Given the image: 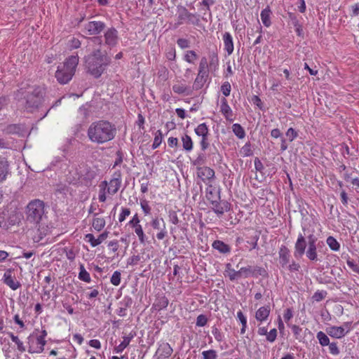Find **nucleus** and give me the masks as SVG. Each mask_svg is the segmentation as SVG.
I'll list each match as a JSON object with an SVG mask.
<instances>
[{"instance_id":"62","label":"nucleus","mask_w":359,"mask_h":359,"mask_svg":"<svg viewBox=\"0 0 359 359\" xmlns=\"http://www.w3.org/2000/svg\"><path fill=\"white\" fill-rule=\"evenodd\" d=\"M81 42L78 39L72 38L69 41L68 46L70 49H75L79 48Z\"/></svg>"},{"instance_id":"50","label":"nucleus","mask_w":359,"mask_h":359,"mask_svg":"<svg viewBox=\"0 0 359 359\" xmlns=\"http://www.w3.org/2000/svg\"><path fill=\"white\" fill-rule=\"evenodd\" d=\"M140 204L144 215H149L151 212V207L149 205V201L146 199H141Z\"/></svg>"},{"instance_id":"34","label":"nucleus","mask_w":359,"mask_h":359,"mask_svg":"<svg viewBox=\"0 0 359 359\" xmlns=\"http://www.w3.org/2000/svg\"><path fill=\"white\" fill-rule=\"evenodd\" d=\"M195 133L201 137H204L205 136H208L209 129L208 126L205 123L199 124L194 130Z\"/></svg>"},{"instance_id":"38","label":"nucleus","mask_w":359,"mask_h":359,"mask_svg":"<svg viewBox=\"0 0 359 359\" xmlns=\"http://www.w3.org/2000/svg\"><path fill=\"white\" fill-rule=\"evenodd\" d=\"M232 131L239 139H243L245 137V130L239 123L233 124Z\"/></svg>"},{"instance_id":"41","label":"nucleus","mask_w":359,"mask_h":359,"mask_svg":"<svg viewBox=\"0 0 359 359\" xmlns=\"http://www.w3.org/2000/svg\"><path fill=\"white\" fill-rule=\"evenodd\" d=\"M163 224H165V222L163 218L155 217L151 221L152 228L158 231L162 230Z\"/></svg>"},{"instance_id":"29","label":"nucleus","mask_w":359,"mask_h":359,"mask_svg":"<svg viewBox=\"0 0 359 359\" xmlns=\"http://www.w3.org/2000/svg\"><path fill=\"white\" fill-rule=\"evenodd\" d=\"M97 214H95L92 222L93 228L97 231H100L105 226L106 222L104 218L97 217Z\"/></svg>"},{"instance_id":"58","label":"nucleus","mask_w":359,"mask_h":359,"mask_svg":"<svg viewBox=\"0 0 359 359\" xmlns=\"http://www.w3.org/2000/svg\"><path fill=\"white\" fill-rule=\"evenodd\" d=\"M178 46L182 49L187 48L190 46V42L188 39L180 38L177 41Z\"/></svg>"},{"instance_id":"24","label":"nucleus","mask_w":359,"mask_h":359,"mask_svg":"<svg viewBox=\"0 0 359 359\" xmlns=\"http://www.w3.org/2000/svg\"><path fill=\"white\" fill-rule=\"evenodd\" d=\"M270 312L271 310L269 306H261L255 313V318L260 323L266 321L269 316Z\"/></svg>"},{"instance_id":"46","label":"nucleus","mask_w":359,"mask_h":359,"mask_svg":"<svg viewBox=\"0 0 359 359\" xmlns=\"http://www.w3.org/2000/svg\"><path fill=\"white\" fill-rule=\"evenodd\" d=\"M203 359H217V353L215 350L210 349L202 352Z\"/></svg>"},{"instance_id":"25","label":"nucleus","mask_w":359,"mask_h":359,"mask_svg":"<svg viewBox=\"0 0 359 359\" xmlns=\"http://www.w3.org/2000/svg\"><path fill=\"white\" fill-rule=\"evenodd\" d=\"M212 204L213 205V211L218 215H223L225 211L229 209V204L226 202L219 203L215 200L212 201Z\"/></svg>"},{"instance_id":"64","label":"nucleus","mask_w":359,"mask_h":359,"mask_svg":"<svg viewBox=\"0 0 359 359\" xmlns=\"http://www.w3.org/2000/svg\"><path fill=\"white\" fill-rule=\"evenodd\" d=\"M166 57L169 60H174L176 57V51L175 48L170 47L166 52Z\"/></svg>"},{"instance_id":"28","label":"nucleus","mask_w":359,"mask_h":359,"mask_svg":"<svg viewBox=\"0 0 359 359\" xmlns=\"http://www.w3.org/2000/svg\"><path fill=\"white\" fill-rule=\"evenodd\" d=\"M271 11L269 6L263 9L260 13L262 22L263 25L266 27H270L271 25Z\"/></svg>"},{"instance_id":"42","label":"nucleus","mask_w":359,"mask_h":359,"mask_svg":"<svg viewBox=\"0 0 359 359\" xmlns=\"http://www.w3.org/2000/svg\"><path fill=\"white\" fill-rule=\"evenodd\" d=\"M224 275L228 277L231 281L235 280V270L232 268L230 263L226 264Z\"/></svg>"},{"instance_id":"10","label":"nucleus","mask_w":359,"mask_h":359,"mask_svg":"<svg viewBox=\"0 0 359 359\" xmlns=\"http://www.w3.org/2000/svg\"><path fill=\"white\" fill-rule=\"evenodd\" d=\"M173 350L170 345L167 342L159 344L158 347L153 356V359H165L169 358Z\"/></svg>"},{"instance_id":"2","label":"nucleus","mask_w":359,"mask_h":359,"mask_svg":"<svg viewBox=\"0 0 359 359\" xmlns=\"http://www.w3.org/2000/svg\"><path fill=\"white\" fill-rule=\"evenodd\" d=\"M116 133L114 126L107 121L93 122L88 129L90 140L97 144H103L111 140L115 137Z\"/></svg>"},{"instance_id":"57","label":"nucleus","mask_w":359,"mask_h":359,"mask_svg":"<svg viewBox=\"0 0 359 359\" xmlns=\"http://www.w3.org/2000/svg\"><path fill=\"white\" fill-rule=\"evenodd\" d=\"M285 135L288 137V139L290 142L293 141L298 136L297 132L292 128H290L287 130Z\"/></svg>"},{"instance_id":"59","label":"nucleus","mask_w":359,"mask_h":359,"mask_svg":"<svg viewBox=\"0 0 359 359\" xmlns=\"http://www.w3.org/2000/svg\"><path fill=\"white\" fill-rule=\"evenodd\" d=\"M156 236L158 241H161L168 236V231L165 224L163 225L162 230L158 231Z\"/></svg>"},{"instance_id":"5","label":"nucleus","mask_w":359,"mask_h":359,"mask_svg":"<svg viewBox=\"0 0 359 359\" xmlns=\"http://www.w3.org/2000/svg\"><path fill=\"white\" fill-rule=\"evenodd\" d=\"M25 93V91L21 88L15 95L16 99L21 100ZM26 94V96L24 97L25 100V108L27 111H33L41 103L43 92L39 87L35 88L29 87Z\"/></svg>"},{"instance_id":"17","label":"nucleus","mask_w":359,"mask_h":359,"mask_svg":"<svg viewBox=\"0 0 359 359\" xmlns=\"http://www.w3.org/2000/svg\"><path fill=\"white\" fill-rule=\"evenodd\" d=\"M29 128L25 124H11L6 128V132L10 134H17L20 136H25Z\"/></svg>"},{"instance_id":"48","label":"nucleus","mask_w":359,"mask_h":359,"mask_svg":"<svg viewBox=\"0 0 359 359\" xmlns=\"http://www.w3.org/2000/svg\"><path fill=\"white\" fill-rule=\"evenodd\" d=\"M121 276L120 271H114L110 278L111 283L115 286H118L121 283Z\"/></svg>"},{"instance_id":"15","label":"nucleus","mask_w":359,"mask_h":359,"mask_svg":"<svg viewBox=\"0 0 359 359\" xmlns=\"http://www.w3.org/2000/svg\"><path fill=\"white\" fill-rule=\"evenodd\" d=\"M306 241L304 236L299 233L294 245V255L295 257H301L305 252Z\"/></svg>"},{"instance_id":"51","label":"nucleus","mask_w":359,"mask_h":359,"mask_svg":"<svg viewBox=\"0 0 359 359\" xmlns=\"http://www.w3.org/2000/svg\"><path fill=\"white\" fill-rule=\"evenodd\" d=\"M327 294V293L325 290H318L313 294L312 298L316 302H320L325 298Z\"/></svg>"},{"instance_id":"39","label":"nucleus","mask_w":359,"mask_h":359,"mask_svg":"<svg viewBox=\"0 0 359 359\" xmlns=\"http://www.w3.org/2000/svg\"><path fill=\"white\" fill-rule=\"evenodd\" d=\"M243 278H247L249 277L254 276L257 271V268L250 266L241 268Z\"/></svg>"},{"instance_id":"32","label":"nucleus","mask_w":359,"mask_h":359,"mask_svg":"<svg viewBox=\"0 0 359 359\" xmlns=\"http://www.w3.org/2000/svg\"><path fill=\"white\" fill-rule=\"evenodd\" d=\"M326 243L332 251L338 252L340 250V243L332 236H330L326 238Z\"/></svg>"},{"instance_id":"52","label":"nucleus","mask_w":359,"mask_h":359,"mask_svg":"<svg viewBox=\"0 0 359 359\" xmlns=\"http://www.w3.org/2000/svg\"><path fill=\"white\" fill-rule=\"evenodd\" d=\"M206 197L208 200L210 201L211 202L212 201L217 200V198H218L215 193H214V189L212 186H209V187L206 189Z\"/></svg>"},{"instance_id":"12","label":"nucleus","mask_w":359,"mask_h":359,"mask_svg":"<svg viewBox=\"0 0 359 359\" xmlns=\"http://www.w3.org/2000/svg\"><path fill=\"white\" fill-rule=\"evenodd\" d=\"M175 93L182 95H190L192 93L191 86L187 85L184 80H177L172 86Z\"/></svg>"},{"instance_id":"4","label":"nucleus","mask_w":359,"mask_h":359,"mask_svg":"<svg viewBox=\"0 0 359 359\" xmlns=\"http://www.w3.org/2000/svg\"><path fill=\"white\" fill-rule=\"evenodd\" d=\"M79 64L77 54L68 57L65 62L57 67L55 78L60 84H66L70 81L75 74Z\"/></svg>"},{"instance_id":"49","label":"nucleus","mask_w":359,"mask_h":359,"mask_svg":"<svg viewBox=\"0 0 359 359\" xmlns=\"http://www.w3.org/2000/svg\"><path fill=\"white\" fill-rule=\"evenodd\" d=\"M212 334H213L215 340L218 342H221L224 339L223 333L216 327H212Z\"/></svg>"},{"instance_id":"27","label":"nucleus","mask_w":359,"mask_h":359,"mask_svg":"<svg viewBox=\"0 0 359 359\" xmlns=\"http://www.w3.org/2000/svg\"><path fill=\"white\" fill-rule=\"evenodd\" d=\"M133 337L134 336L133 334L130 336H124L121 344L114 347V352L116 353H122L123 350L129 345Z\"/></svg>"},{"instance_id":"56","label":"nucleus","mask_w":359,"mask_h":359,"mask_svg":"<svg viewBox=\"0 0 359 359\" xmlns=\"http://www.w3.org/2000/svg\"><path fill=\"white\" fill-rule=\"evenodd\" d=\"M208 323L207 317L203 315H199L196 318V326L198 327H204Z\"/></svg>"},{"instance_id":"6","label":"nucleus","mask_w":359,"mask_h":359,"mask_svg":"<svg viewBox=\"0 0 359 359\" xmlns=\"http://www.w3.org/2000/svg\"><path fill=\"white\" fill-rule=\"evenodd\" d=\"M122 182L120 173H115L113 177L109 181H103L100 184V191L98 199L100 202H105L107 200V194L114 195L121 187Z\"/></svg>"},{"instance_id":"21","label":"nucleus","mask_w":359,"mask_h":359,"mask_svg":"<svg viewBox=\"0 0 359 359\" xmlns=\"http://www.w3.org/2000/svg\"><path fill=\"white\" fill-rule=\"evenodd\" d=\"M3 278L4 283L12 290H15L20 287V283L15 280V278L12 276L11 271L5 272Z\"/></svg>"},{"instance_id":"47","label":"nucleus","mask_w":359,"mask_h":359,"mask_svg":"<svg viewBox=\"0 0 359 359\" xmlns=\"http://www.w3.org/2000/svg\"><path fill=\"white\" fill-rule=\"evenodd\" d=\"M241 154L243 156H250L252 155V151L251 149V144L250 142L245 143L241 149Z\"/></svg>"},{"instance_id":"1","label":"nucleus","mask_w":359,"mask_h":359,"mask_svg":"<svg viewBox=\"0 0 359 359\" xmlns=\"http://www.w3.org/2000/svg\"><path fill=\"white\" fill-rule=\"evenodd\" d=\"M50 169L64 171V175L59 177L55 188V194L62 197L71 194V184L90 187L97 176V170L85 163L69 165L59 158L50 163Z\"/></svg>"},{"instance_id":"8","label":"nucleus","mask_w":359,"mask_h":359,"mask_svg":"<svg viewBox=\"0 0 359 359\" xmlns=\"http://www.w3.org/2000/svg\"><path fill=\"white\" fill-rule=\"evenodd\" d=\"M38 330L31 333L27 337V351L29 353H41L44 351V346L46 344V340H42L38 337Z\"/></svg>"},{"instance_id":"36","label":"nucleus","mask_w":359,"mask_h":359,"mask_svg":"<svg viewBox=\"0 0 359 359\" xmlns=\"http://www.w3.org/2000/svg\"><path fill=\"white\" fill-rule=\"evenodd\" d=\"M183 59L189 64H194L198 59V55L194 50H187L184 54Z\"/></svg>"},{"instance_id":"33","label":"nucleus","mask_w":359,"mask_h":359,"mask_svg":"<svg viewBox=\"0 0 359 359\" xmlns=\"http://www.w3.org/2000/svg\"><path fill=\"white\" fill-rule=\"evenodd\" d=\"M208 76V75H206L204 74H201L198 72V75L194 81L193 88H195L196 90H198V89L201 88L203 86Z\"/></svg>"},{"instance_id":"16","label":"nucleus","mask_w":359,"mask_h":359,"mask_svg":"<svg viewBox=\"0 0 359 359\" xmlns=\"http://www.w3.org/2000/svg\"><path fill=\"white\" fill-rule=\"evenodd\" d=\"M220 112L224 116V118L229 121H233V113L228 104L226 98H222L220 100Z\"/></svg>"},{"instance_id":"14","label":"nucleus","mask_w":359,"mask_h":359,"mask_svg":"<svg viewBox=\"0 0 359 359\" xmlns=\"http://www.w3.org/2000/svg\"><path fill=\"white\" fill-rule=\"evenodd\" d=\"M197 175L204 182H210L215 178L214 170L206 166L198 168Z\"/></svg>"},{"instance_id":"43","label":"nucleus","mask_w":359,"mask_h":359,"mask_svg":"<svg viewBox=\"0 0 359 359\" xmlns=\"http://www.w3.org/2000/svg\"><path fill=\"white\" fill-rule=\"evenodd\" d=\"M198 72L208 75V64L207 58L203 57L199 63Z\"/></svg>"},{"instance_id":"9","label":"nucleus","mask_w":359,"mask_h":359,"mask_svg":"<svg viewBox=\"0 0 359 359\" xmlns=\"http://www.w3.org/2000/svg\"><path fill=\"white\" fill-rule=\"evenodd\" d=\"M178 25L182 24L184 22H188L192 25H197L199 23V17L196 13H191L183 6L178 8Z\"/></svg>"},{"instance_id":"22","label":"nucleus","mask_w":359,"mask_h":359,"mask_svg":"<svg viewBox=\"0 0 359 359\" xmlns=\"http://www.w3.org/2000/svg\"><path fill=\"white\" fill-rule=\"evenodd\" d=\"M9 174V164L7 159L0 156V182L5 181Z\"/></svg>"},{"instance_id":"26","label":"nucleus","mask_w":359,"mask_h":359,"mask_svg":"<svg viewBox=\"0 0 359 359\" xmlns=\"http://www.w3.org/2000/svg\"><path fill=\"white\" fill-rule=\"evenodd\" d=\"M212 246L214 249L217 250V251L222 254H226L230 252L231 251V248L222 241H215L212 243Z\"/></svg>"},{"instance_id":"63","label":"nucleus","mask_w":359,"mask_h":359,"mask_svg":"<svg viewBox=\"0 0 359 359\" xmlns=\"http://www.w3.org/2000/svg\"><path fill=\"white\" fill-rule=\"evenodd\" d=\"M346 264L353 272L359 274V266L353 260L348 259Z\"/></svg>"},{"instance_id":"45","label":"nucleus","mask_w":359,"mask_h":359,"mask_svg":"<svg viewBox=\"0 0 359 359\" xmlns=\"http://www.w3.org/2000/svg\"><path fill=\"white\" fill-rule=\"evenodd\" d=\"M77 354L76 351L74 346H69L67 350L65 355L59 357L57 359H74Z\"/></svg>"},{"instance_id":"53","label":"nucleus","mask_w":359,"mask_h":359,"mask_svg":"<svg viewBox=\"0 0 359 359\" xmlns=\"http://www.w3.org/2000/svg\"><path fill=\"white\" fill-rule=\"evenodd\" d=\"M231 90V87L229 82L225 81L224 83H223V84L221 86V91L225 97H227L230 95Z\"/></svg>"},{"instance_id":"54","label":"nucleus","mask_w":359,"mask_h":359,"mask_svg":"<svg viewBox=\"0 0 359 359\" xmlns=\"http://www.w3.org/2000/svg\"><path fill=\"white\" fill-rule=\"evenodd\" d=\"M277 334H278V332H277V330L273 328L272 330H271L269 332H267V334H266V340L271 343L275 341V340L276 339V337H277Z\"/></svg>"},{"instance_id":"7","label":"nucleus","mask_w":359,"mask_h":359,"mask_svg":"<svg viewBox=\"0 0 359 359\" xmlns=\"http://www.w3.org/2000/svg\"><path fill=\"white\" fill-rule=\"evenodd\" d=\"M44 214V203L40 200L31 201L27 207V219L38 223Z\"/></svg>"},{"instance_id":"40","label":"nucleus","mask_w":359,"mask_h":359,"mask_svg":"<svg viewBox=\"0 0 359 359\" xmlns=\"http://www.w3.org/2000/svg\"><path fill=\"white\" fill-rule=\"evenodd\" d=\"M316 338L318 339L319 344L322 346H328L330 343L328 336L322 331H319L316 334Z\"/></svg>"},{"instance_id":"55","label":"nucleus","mask_w":359,"mask_h":359,"mask_svg":"<svg viewBox=\"0 0 359 359\" xmlns=\"http://www.w3.org/2000/svg\"><path fill=\"white\" fill-rule=\"evenodd\" d=\"M328 346H329V351L332 355H337L339 354L340 351H339V348L337 346V342L330 343Z\"/></svg>"},{"instance_id":"37","label":"nucleus","mask_w":359,"mask_h":359,"mask_svg":"<svg viewBox=\"0 0 359 359\" xmlns=\"http://www.w3.org/2000/svg\"><path fill=\"white\" fill-rule=\"evenodd\" d=\"M183 149L187 151H191L193 149V141L190 136L184 135L182 137Z\"/></svg>"},{"instance_id":"35","label":"nucleus","mask_w":359,"mask_h":359,"mask_svg":"<svg viewBox=\"0 0 359 359\" xmlns=\"http://www.w3.org/2000/svg\"><path fill=\"white\" fill-rule=\"evenodd\" d=\"M132 228L134 229L135 234L137 236L140 242L141 243H144L147 238L143 231L142 225H135L132 226Z\"/></svg>"},{"instance_id":"30","label":"nucleus","mask_w":359,"mask_h":359,"mask_svg":"<svg viewBox=\"0 0 359 359\" xmlns=\"http://www.w3.org/2000/svg\"><path fill=\"white\" fill-rule=\"evenodd\" d=\"M306 255L309 260L317 262L318 259L316 245H309L307 250L306 251Z\"/></svg>"},{"instance_id":"60","label":"nucleus","mask_w":359,"mask_h":359,"mask_svg":"<svg viewBox=\"0 0 359 359\" xmlns=\"http://www.w3.org/2000/svg\"><path fill=\"white\" fill-rule=\"evenodd\" d=\"M130 214V209L122 208H121V213H120V215L118 216V221L120 222H123L126 219V217L129 216Z\"/></svg>"},{"instance_id":"19","label":"nucleus","mask_w":359,"mask_h":359,"mask_svg":"<svg viewBox=\"0 0 359 359\" xmlns=\"http://www.w3.org/2000/svg\"><path fill=\"white\" fill-rule=\"evenodd\" d=\"M327 334L334 339H341L346 336V332L340 326H330L326 328Z\"/></svg>"},{"instance_id":"31","label":"nucleus","mask_w":359,"mask_h":359,"mask_svg":"<svg viewBox=\"0 0 359 359\" xmlns=\"http://www.w3.org/2000/svg\"><path fill=\"white\" fill-rule=\"evenodd\" d=\"M79 273L78 275V278L79 280L86 282L90 283L91 281V278L90 273L86 270L84 265L83 264H79Z\"/></svg>"},{"instance_id":"13","label":"nucleus","mask_w":359,"mask_h":359,"mask_svg":"<svg viewBox=\"0 0 359 359\" xmlns=\"http://www.w3.org/2000/svg\"><path fill=\"white\" fill-rule=\"evenodd\" d=\"M104 43L109 47H114L118 43V32L114 28L108 29L104 35Z\"/></svg>"},{"instance_id":"3","label":"nucleus","mask_w":359,"mask_h":359,"mask_svg":"<svg viewBox=\"0 0 359 359\" xmlns=\"http://www.w3.org/2000/svg\"><path fill=\"white\" fill-rule=\"evenodd\" d=\"M86 63L89 73L95 78H98L109 65L110 60L100 50H97L86 57Z\"/></svg>"},{"instance_id":"23","label":"nucleus","mask_w":359,"mask_h":359,"mask_svg":"<svg viewBox=\"0 0 359 359\" xmlns=\"http://www.w3.org/2000/svg\"><path fill=\"white\" fill-rule=\"evenodd\" d=\"M6 334L11 338V341L15 344L17 350L20 353H22L27 351L26 346L24 344V342L18 337V336L15 335L12 332H8Z\"/></svg>"},{"instance_id":"61","label":"nucleus","mask_w":359,"mask_h":359,"mask_svg":"<svg viewBox=\"0 0 359 359\" xmlns=\"http://www.w3.org/2000/svg\"><path fill=\"white\" fill-rule=\"evenodd\" d=\"M85 240L90 244L91 247L95 248L97 246L95 237L93 233H87L85 236Z\"/></svg>"},{"instance_id":"11","label":"nucleus","mask_w":359,"mask_h":359,"mask_svg":"<svg viewBox=\"0 0 359 359\" xmlns=\"http://www.w3.org/2000/svg\"><path fill=\"white\" fill-rule=\"evenodd\" d=\"M104 28V22L100 21H91L84 25V32L88 35H96L100 34Z\"/></svg>"},{"instance_id":"18","label":"nucleus","mask_w":359,"mask_h":359,"mask_svg":"<svg viewBox=\"0 0 359 359\" xmlns=\"http://www.w3.org/2000/svg\"><path fill=\"white\" fill-rule=\"evenodd\" d=\"M222 40L224 42V50L228 55H231L234 50L233 37L229 32H225L223 34Z\"/></svg>"},{"instance_id":"44","label":"nucleus","mask_w":359,"mask_h":359,"mask_svg":"<svg viewBox=\"0 0 359 359\" xmlns=\"http://www.w3.org/2000/svg\"><path fill=\"white\" fill-rule=\"evenodd\" d=\"M162 140H163L162 132H161V130H158L155 133L154 142L152 144V149H157L161 145Z\"/></svg>"},{"instance_id":"20","label":"nucleus","mask_w":359,"mask_h":359,"mask_svg":"<svg viewBox=\"0 0 359 359\" xmlns=\"http://www.w3.org/2000/svg\"><path fill=\"white\" fill-rule=\"evenodd\" d=\"M279 262L281 264L283 267H285L288 265L290 262V252L289 249L285 246L282 245L280 248L279 252Z\"/></svg>"}]
</instances>
